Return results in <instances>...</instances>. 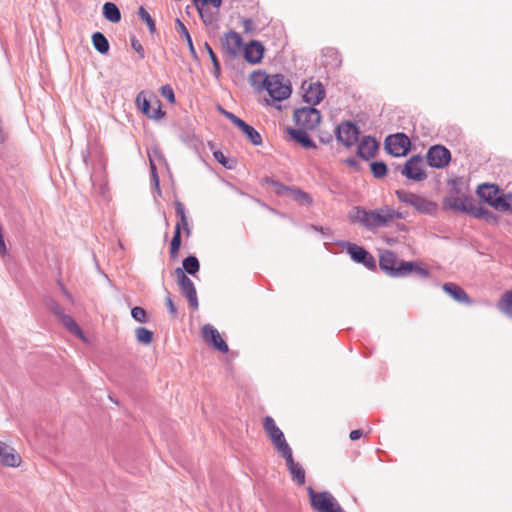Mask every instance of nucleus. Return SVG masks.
<instances>
[{"instance_id": "nucleus-8", "label": "nucleus", "mask_w": 512, "mask_h": 512, "mask_svg": "<svg viewBox=\"0 0 512 512\" xmlns=\"http://www.w3.org/2000/svg\"><path fill=\"white\" fill-rule=\"evenodd\" d=\"M307 492L312 508L318 512H332V510L339 505L330 492L324 491L317 493L312 487H308Z\"/></svg>"}, {"instance_id": "nucleus-21", "label": "nucleus", "mask_w": 512, "mask_h": 512, "mask_svg": "<svg viewBox=\"0 0 512 512\" xmlns=\"http://www.w3.org/2000/svg\"><path fill=\"white\" fill-rule=\"evenodd\" d=\"M378 150V143L371 136H364L358 144L357 155L363 160L373 158Z\"/></svg>"}, {"instance_id": "nucleus-29", "label": "nucleus", "mask_w": 512, "mask_h": 512, "mask_svg": "<svg viewBox=\"0 0 512 512\" xmlns=\"http://www.w3.org/2000/svg\"><path fill=\"white\" fill-rule=\"evenodd\" d=\"M239 129L245 134L247 139L255 146H259L262 144V137L260 133L251 125L247 124L245 121L241 124Z\"/></svg>"}, {"instance_id": "nucleus-18", "label": "nucleus", "mask_w": 512, "mask_h": 512, "mask_svg": "<svg viewBox=\"0 0 512 512\" xmlns=\"http://www.w3.org/2000/svg\"><path fill=\"white\" fill-rule=\"evenodd\" d=\"M282 457L286 461L287 469L290 472L293 481L299 486L304 485L305 470L300 463L294 461L293 451H290L289 453L283 455Z\"/></svg>"}, {"instance_id": "nucleus-61", "label": "nucleus", "mask_w": 512, "mask_h": 512, "mask_svg": "<svg viewBox=\"0 0 512 512\" xmlns=\"http://www.w3.org/2000/svg\"><path fill=\"white\" fill-rule=\"evenodd\" d=\"M219 111L225 116L227 117V114H229L230 112L229 111H226L225 109H223L221 106L218 107Z\"/></svg>"}, {"instance_id": "nucleus-6", "label": "nucleus", "mask_w": 512, "mask_h": 512, "mask_svg": "<svg viewBox=\"0 0 512 512\" xmlns=\"http://www.w3.org/2000/svg\"><path fill=\"white\" fill-rule=\"evenodd\" d=\"M293 119L298 128L314 130L321 122V113L314 107L296 109Z\"/></svg>"}, {"instance_id": "nucleus-11", "label": "nucleus", "mask_w": 512, "mask_h": 512, "mask_svg": "<svg viewBox=\"0 0 512 512\" xmlns=\"http://www.w3.org/2000/svg\"><path fill=\"white\" fill-rule=\"evenodd\" d=\"M344 247L354 262L364 265L369 270L376 269V260L366 249L349 242H346Z\"/></svg>"}, {"instance_id": "nucleus-26", "label": "nucleus", "mask_w": 512, "mask_h": 512, "mask_svg": "<svg viewBox=\"0 0 512 512\" xmlns=\"http://www.w3.org/2000/svg\"><path fill=\"white\" fill-rule=\"evenodd\" d=\"M467 214L474 218L483 219L487 223H496L498 220L497 215L492 211L484 206L474 204L473 201L471 202V205H469Z\"/></svg>"}, {"instance_id": "nucleus-2", "label": "nucleus", "mask_w": 512, "mask_h": 512, "mask_svg": "<svg viewBox=\"0 0 512 512\" xmlns=\"http://www.w3.org/2000/svg\"><path fill=\"white\" fill-rule=\"evenodd\" d=\"M395 194L401 203L412 206L419 213L433 215L437 211V204L421 195L405 190H396Z\"/></svg>"}, {"instance_id": "nucleus-62", "label": "nucleus", "mask_w": 512, "mask_h": 512, "mask_svg": "<svg viewBox=\"0 0 512 512\" xmlns=\"http://www.w3.org/2000/svg\"><path fill=\"white\" fill-rule=\"evenodd\" d=\"M219 111L225 116L227 117V114H229L230 112L229 111H226L225 109H223L221 106L218 107Z\"/></svg>"}, {"instance_id": "nucleus-43", "label": "nucleus", "mask_w": 512, "mask_h": 512, "mask_svg": "<svg viewBox=\"0 0 512 512\" xmlns=\"http://www.w3.org/2000/svg\"><path fill=\"white\" fill-rule=\"evenodd\" d=\"M288 189L292 192L295 200H297L301 203H305V204L312 203V198L308 193H306L300 189H297V188H294V189L288 188Z\"/></svg>"}, {"instance_id": "nucleus-51", "label": "nucleus", "mask_w": 512, "mask_h": 512, "mask_svg": "<svg viewBox=\"0 0 512 512\" xmlns=\"http://www.w3.org/2000/svg\"><path fill=\"white\" fill-rule=\"evenodd\" d=\"M165 304H166V307H167V310L169 311V313L173 316H176L177 315V308L171 298L170 295H168L165 299Z\"/></svg>"}, {"instance_id": "nucleus-30", "label": "nucleus", "mask_w": 512, "mask_h": 512, "mask_svg": "<svg viewBox=\"0 0 512 512\" xmlns=\"http://www.w3.org/2000/svg\"><path fill=\"white\" fill-rule=\"evenodd\" d=\"M92 43L94 48L101 54H106L109 51V42L101 32H95L92 35Z\"/></svg>"}, {"instance_id": "nucleus-56", "label": "nucleus", "mask_w": 512, "mask_h": 512, "mask_svg": "<svg viewBox=\"0 0 512 512\" xmlns=\"http://www.w3.org/2000/svg\"><path fill=\"white\" fill-rule=\"evenodd\" d=\"M362 435H363L362 430L356 429V430H352L350 432L349 437H350L351 440L355 441V440L360 439Z\"/></svg>"}, {"instance_id": "nucleus-27", "label": "nucleus", "mask_w": 512, "mask_h": 512, "mask_svg": "<svg viewBox=\"0 0 512 512\" xmlns=\"http://www.w3.org/2000/svg\"><path fill=\"white\" fill-rule=\"evenodd\" d=\"M270 74H267L264 71L257 70L253 71L249 75V83L255 88L258 92L264 91L266 88V82H268Z\"/></svg>"}, {"instance_id": "nucleus-63", "label": "nucleus", "mask_w": 512, "mask_h": 512, "mask_svg": "<svg viewBox=\"0 0 512 512\" xmlns=\"http://www.w3.org/2000/svg\"><path fill=\"white\" fill-rule=\"evenodd\" d=\"M183 229H184L185 233L187 234V236H190V234H191V229H190L189 225L184 226V227H183Z\"/></svg>"}, {"instance_id": "nucleus-45", "label": "nucleus", "mask_w": 512, "mask_h": 512, "mask_svg": "<svg viewBox=\"0 0 512 512\" xmlns=\"http://www.w3.org/2000/svg\"><path fill=\"white\" fill-rule=\"evenodd\" d=\"M462 180L460 178L453 179L449 181V185L451 186V190L449 194L456 195V196H463L465 195L462 192L461 188Z\"/></svg>"}, {"instance_id": "nucleus-64", "label": "nucleus", "mask_w": 512, "mask_h": 512, "mask_svg": "<svg viewBox=\"0 0 512 512\" xmlns=\"http://www.w3.org/2000/svg\"><path fill=\"white\" fill-rule=\"evenodd\" d=\"M332 512H345V511L343 510V508L340 505H337L336 508H334V510H332Z\"/></svg>"}, {"instance_id": "nucleus-58", "label": "nucleus", "mask_w": 512, "mask_h": 512, "mask_svg": "<svg viewBox=\"0 0 512 512\" xmlns=\"http://www.w3.org/2000/svg\"><path fill=\"white\" fill-rule=\"evenodd\" d=\"M320 141L324 144H328L332 141V136L328 134L327 137H320Z\"/></svg>"}, {"instance_id": "nucleus-46", "label": "nucleus", "mask_w": 512, "mask_h": 512, "mask_svg": "<svg viewBox=\"0 0 512 512\" xmlns=\"http://www.w3.org/2000/svg\"><path fill=\"white\" fill-rule=\"evenodd\" d=\"M161 94L164 98H166L170 103L175 102V94L170 85H164L160 89Z\"/></svg>"}, {"instance_id": "nucleus-48", "label": "nucleus", "mask_w": 512, "mask_h": 512, "mask_svg": "<svg viewBox=\"0 0 512 512\" xmlns=\"http://www.w3.org/2000/svg\"><path fill=\"white\" fill-rule=\"evenodd\" d=\"M47 306L53 314L59 317V319L65 314L60 305L54 300H49Z\"/></svg>"}, {"instance_id": "nucleus-55", "label": "nucleus", "mask_w": 512, "mask_h": 512, "mask_svg": "<svg viewBox=\"0 0 512 512\" xmlns=\"http://www.w3.org/2000/svg\"><path fill=\"white\" fill-rule=\"evenodd\" d=\"M345 163L349 167H352V168H354L357 171L360 169V164H359V162L355 158H348V159L345 160Z\"/></svg>"}, {"instance_id": "nucleus-60", "label": "nucleus", "mask_w": 512, "mask_h": 512, "mask_svg": "<svg viewBox=\"0 0 512 512\" xmlns=\"http://www.w3.org/2000/svg\"><path fill=\"white\" fill-rule=\"evenodd\" d=\"M178 223H180V230H181L184 226L188 225L187 217H185V220L180 219V221Z\"/></svg>"}, {"instance_id": "nucleus-1", "label": "nucleus", "mask_w": 512, "mask_h": 512, "mask_svg": "<svg viewBox=\"0 0 512 512\" xmlns=\"http://www.w3.org/2000/svg\"><path fill=\"white\" fill-rule=\"evenodd\" d=\"M348 218L352 223L360 224L372 231L387 226L394 219H401L402 215L387 205L375 210L355 206L349 212Z\"/></svg>"}, {"instance_id": "nucleus-47", "label": "nucleus", "mask_w": 512, "mask_h": 512, "mask_svg": "<svg viewBox=\"0 0 512 512\" xmlns=\"http://www.w3.org/2000/svg\"><path fill=\"white\" fill-rule=\"evenodd\" d=\"M412 274L422 279L429 278L431 275L430 272L426 268L422 267L418 262H416Z\"/></svg>"}, {"instance_id": "nucleus-35", "label": "nucleus", "mask_w": 512, "mask_h": 512, "mask_svg": "<svg viewBox=\"0 0 512 512\" xmlns=\"http://www.w3.org/2000/svg\"><path fill=\"white\" fill-rule=\"evenodd\" d=\"M416 261H399L394 277H405L413 273Z\"/></svg>"}, {"instance_id": "nucleus-17", "label": "nucleus", "mask_w": 512, "mask_h": 512, "mask_svg": "<svg viewBox=\"0 0 512 512\" xmlns=\"http://www.w3.org/2000/svg\"><path fill=\"white\" fill-rule=\"evenodd\" d=\"M472 198L466 195L456 196L449 194L443 199V209L467 213Z\"/></svg>"}, {"instance_id": "nucleus-57", "label": "nucleus", "mask_w": 512, "mask_h": 512, "mask_svg": "<svg viewBox=\"0 0 512 512\" xmlns=\"http://www.w3.org/2000/svg\"><path fill=\"white\" fill-rule=\"evenodd\" d=\"M6 252H7V248H6V244L4 241V236L1 232L0 233V254L4 256L6 254Z\"/></svg>"}, {"instance_id": "nucleus-41", "label": "nucleus", "mask_w": 512, "mask_h": 512, "mask_svg": "<svg viewBox=\"0 0 512 512\" xmlns=\"http://www.w3.org/2000/svg\"><path fill=\"white\" fill-rule=\"evenodd\" d=\"M205 49H206L209 57L212 58L213 75L215 76V78L218 79L220 77V73H221L220 63L218 61V58H217L216 54L214 53L213 49L211 48V46L207 42L205 43Z\"/></svg>"}, {"instance_id": "nucleus-28", "label": "nucleus", "mask_w": 512, "mask_h": 512, "mask_svg": "<svg viewBox=\"0 0 512 512\" xmlns=\"http://www.w3.org/2000/svg\"><path fill=\"white\" fill-rule=\"evenodd\" d=\"M102 13L104 18L109 22L118 23L121 20L120 9L112 2L104 3Z\"/></svg>"}, {"instance_id": "nucleus-19", "label": "nucleus", "mask_w": 512, "mask_h": 512, "mask_svg": "<svg viewBox=\"0 0 512 512\" xmlns=\"http://www.w3.org/2000/svg\"><path fill=\"white\" fill-rule=\"evenodd\" d=\"M264 50L261 42L252 40L243 48L244 59L250 64H257L262 60Z\"/></svg>"}, {"instance_id": "nucleus-10", "label": "nucleus", "mask_w": 512, "mask_h": 512, "mask_svg": "<svg viewBox=\"0 0 512 512\" xmlns=\"http://www.w3.org/2000/svg\"><path fill=\"white\" fill-rule=\"evenodd\" d=\"M177 283L180 287L181 293L187 298L189 305L194 310L198 309V298L196 288L192 280L184 273V270L177 267L174 270Z\"/></svg>"}, {"instance_id": "nucleus-38", "label": "nucleus", "mask_w": 512, "mask_h": 512, "mask_svg": "<svg viewBox=\"0 0 512 512\" xmlns=\"http://www.w3.org/2000/svg\"><path fill=\"white\" fill-rule=\"evenodd\" d=\"M498 307L503 313L512 316V291H508L503 295Z\"/></svg>"}, {"instance_id": "nucleus-36", "label": "nucleus", "mask_w": 512, "mask_h": 512, "mask_svg": "<svg viewBox=\"0 0 512 512\" xmlns=\"http://www.w3.org/2000/svg\"><path fill=\"white\" fill-rule=\"evenodd\" d=\"M135 336L139 343L144 345H149L153 340L152 331L148 330L145 327H138L135 329Z\"/></svg>"}, {"instance_id": "nucleus-34", "label": "nucleus", "mask_w": 512, "mask_h": 512, "mask_svg": "<svg viewBox=\"0 0 512 512\" xmlns=\"http://www.w3.org/2000/svg\"><path fill=\"white\" fill-rule=\"evenodd\" d=\"M176 24H177L178 32L185 38V41L187 42V45H188V48H189V51H190L192 57L197 58V53L194 48L192 38L188 32V29L186 28V26L183 24V22L180 19H176Z\"/></svg>"}, {"instance_id": "nucleus-54", "label": "nucleus", "mask_w": 512, "mask_h": 512, "mask_svg": "<svg viewBox=\"0 0 512 512\" xmlns=\"http://www.w3.org/2000/svg\"><path fill=\"white\" fill-rule=\"evenodd\" d=\"M150 168H151L152 179H153L155 185L158 187L159 186V177L156 172V166L151 159H150Z\"/></svg>"}, {"instance_id": "nucleus-52", "label": "nucleus", "mask_w": 512, "mask_h": 512, "mask_svg": "<svg viewBox=\"0 0 512 512\" xmlns=\"http://www.w3.org/2000/svg\"><path fill=\"white\" fill-rule=\"evenodd\" d=\"M175 209L176 214L179 216L181 220H185L186 213H185V207L180 201L175 202Z\"/></svg>"}, {"instance_id": "nucleus-37", "label": "nucleus", "mask_w": 512, "mask_h": 512, "mask_svg": "<svg viewBox=\"0 0 512 512\" xmlns=\"http://www.w3.org/2000/svg\"><path fill=\"white\" fill-rule=\"evenodd\" d=\"M138 17L146 23L148 26L149 32L151 34H154L156 32V24L154 19L150 16L148 11L143 7H139V10L137 12Z\"/></svg>"}, {"instance_id": "nucleus-3", "label": "nucleus", "mask_w": 512, "mask_h": 512, "mask_svg": "<svg viewBox=\"0 0 512 512\" xmlns=\"http://www.w3.org/2000/svg\"><path fill=\"white\" fill-rule=\"evenodd\" d=\"M263 427L269 439L271 440L273 447L281 456L292 451V448L285 439L284 433L276 425L274 419L271 416H266L264 418Z\"/></svg>"}, {"instance_id": "nucleus-39", "label": "nucleus", "mask_w": 512, "mask_h": 512, "mask_svg": "<svg viewBox=\"0 0 512 512\" xmlns=\"http://www.w3.org/2000/svg\"><path fill=\"white\" fill-rule=\"evenodd\" d=\"M198 12H199V15L200 17L202 18V20L204 22H207L208 20H206L204 17V11H203V7L208 5V4H211L212 6L218 8L221 6L222 4V0H193Z\"/></svg>"}, {"instance_id": "nucleus-44", "label": "nucleus", "mask_w": 512, "mask_h": 512, "mask_svg": "<svg viewBox=\"0 0 512 512\" xmlns=\"http://www.w3.org/2000/svg\"><path fill=\"white\" fill-rule=\"evenodd\" d=\"M498 204L500 205L499 211H509L512 214V193L503 195L502 201Z\"/></svg>"}, {"instance_id": "nucleus-22", "label": "nucleus", "mask_w": 512, "mask_h": 512, "mask_svg": "<svg viewBox=\"0 0 512 512\" xmlns=\"http://www.w3.org/2000/svg\"><path fill=\"white\" fill-rule=\"evenodd\" d=\"M2 448H0V463L7 467H18L21 464V457L15 451L14 448L2 442Z\"/></svg>"}, {"instance_id": "nucleus-42", "label": "nucleus", "mask_w": 512, "mask_h": 512, "mask_svg": "<svg viewBox=\"0 0 512 512\" xmlns=\"http://www.w3.org/2000/svg\"><path fill=\"white\" fill-rule=\"evenodd\" d=\"M132 318L139 323H147L149 318L147 312L142 307H134L131 310Z\"/></svg>"}, {"instance_id": "nucleus-16", "label": "nucleus", "mask_w": 512, "mask_h": 512, "mask_svg": "<svg viewBox=\"0 0 512 512\" xmlns=\"http://www.w3.org/2000/svg\"><path fill=\"white\" fill-rule=\"evenodd\" d=\"M304 82L302 89L304 90L303 99L308 104L315 106L319 104L325 97V88L320 82L309 83Z\"/></svg>"}, {"instance_id": "nucleus-25", "label": "nucleus", "mask_w": 512, "mask_h": 512, "mask_svg": "<svg viewBox=\"0 0 512 512\" xmlns=\"http://www.w3.org/2000/svg\"><path fill=\"white\" fill-rule=\"evenodd\" d=\"M443 290L456 302L462 304H471V299L466 291L455 283L448 282L443 284Z\"/></svg>"}, {"instance_id": "nucleus-13", "label": "nucleus", "mask_w": 512, "mask_h": 512, "mask_svg": "<svg viewBox=\"0 0 512 512\" xmlns=\"http://www.w3.org/2000/svg\"><path fill=\"white\" fill-rule=\"evenodd\" d=\"M426 159L430 167L442 169L449 164L451 153L445 146L434 145L428 149Z\"/></svg>"}, {"instance_id": "nucleus-12", "label": "nucleus", "mask_w": 512, "mask_h": 512, "mask_svg": "<svg viewBox=\"0 0 512 512\" xmlns=\"http://www.w3.org/2000/svg\"><path fill=\"white\" fill-rule=\"evenodd\" d=\"M335 134L340 143L345 147H351L358 141L360 132L353 122L344 121L336 127Z\"/></svg>"}, {"instance_id": "nucleus-9", "label": "nucleus", "mask_w": 512, "mask_h": 512, "mask_svg": "<svg viewBox=\"0 0 512 512\" xmlns=\"http://www.w3.org/2000/svg\"><path fill=\"white\" fill-rule=\"evenodd\" d=\"M410 146V139L404 133L389 135L385 139V149L394 157L405 156L409 152Z\"/></svg>"}, {"instance_id": "nucleus-49", "label": "nucleus", "mask_w": 512, "mask_h": 512, "mask_svg": "<svg viewBox=\"0 0 512 512\" xmlns=\"http://www.w3.org/2000/svg\"><path fill=\"white\" fill-rule=\"evenodd\" d=\"M213 156L214 158L220 163L222 164L224 167L228 168V169H231L232 168V165L228 163V160L227 158L225 157V155L221 152V151H215L213 153Z\"/></svg>"}, {"instance_id": "nucleus-40", "label": "nucleus", "mask_w": 512, "mask_h": 512, "mask_svg": "<svg viewBox=\"0 0 512 512\" xmlns=\"http://www.w3.org/2000/svg\"><path fill=\"white\" fill-rule=\"evenodd\" d=\"M370 168L375 178L380 179L387 174V165L383 161L372 162Z\"/></svg>"}, {"instance_id": "nucleus-24", "label": "nucleus", "mask_w": 512, "mask_h": 512, "mask_svg": "<svg viewBox=\"0 0 512 512\" xmlns=\"http://www.w3.org/2000/svg\"><path fill=\"white\" fill-rule=\"evenodd\" d=\"M398 263L397 255L392 251L386 250L380 255V269L389 276L394 277Z\"/></svg>"}, {"instance_id": "nucleus-15", "label": "nucleus", "mask_w": 512, "mask_h": 512, "mask_svg": "<svg viewBox=\"0 0 512 512\" xmlns=\"http://www.w3.org/2000/svg\"><path fill=\"white\" fill-rule=\"evenodd\" d=\"M202 335L204 340L212 345L216 350L227 353L229 348L227 343L222 339L219 331L211 324H206L202 328Z\"/></svg>"}, {"instance_id": "nucleus-50", "label": "nucleus", "mask_w": 512, "mask_h": 512, "mask_svg": "<svg viewBox=\"0 0 512 512\" xmlns=\"http://www.w3.org/2000/svg\"><path fill=\"white\" fill-rule=\"evenodd\" d=\"M131 46L139 54L141 59L145 57L143 46L135 37L131 38Z\"/></svg>"}, {"instance_id": "nucleus-7", "label": "nucleus", "mask_w": 512, "mask_h": 512, "mask_svg": "<svg viewBox=\"0 0 512 512\" xmlns=\"http://www.w3.org/2000/svg\"><path fill=\"white\" fill-rule=\"evenodd\" d=\"M424 167L425 165L422 156L413 155L405 162L403 167L400 168V172L407 179L420 182L427 178Z\"/></svg>"}, {"instance_id": "nucleus-53", "label": "nucleus", "mask_w": 512, "mask_h": 512, "mask_svg": "<svg viewBox=\"0 0 512 512\" xmlns=\"http://www.w3.org/2000/svg\"><path fill=\"white\" fill-rule=\"evenodd\" d=\"M227 119H229L236 127H240L241 124L244 122L241 118L230 112L227 114Z\"/></svg>"}, {"instance_id": "nucleus-5", "label": "nucleus", "mask_w": 512, "mask_h": 512, "mask_svg": "<svg viewBox=\"0 0 512 512\" xmlns=\"http://www.w3.org/2000/svg\"><path fill=\"white\" fill-rule=\"evenodd\" d=\"M135 103L137 108L150 119L159 120L165 115L161 108V101L156 97H148L144 91L138 93Z\"/></svg>"}, {"instance_id": "nucleus-23", "label": "nucleus", "mask_w": 512, "mask_h": 512, "mask_svg": "<svg viewBox=\"0 0 512 512\" xmlns=\"http://www.w3.org/2000/svg\"><path fill=\"white\" fill-rule=\"evenodd\" d=\"M308 129L287 128V133L292 140L306 149H315L317 146L307 133Z\"/></svg>"}, {"instance_id": "nucleus-59", "label": "nucleus", "mask_w": 512, "mask_h": 512, "mask_svg": "<svg viewBox=\"0 0 512 512\" xmlns=\"http://www.w3.org/2000/svg\"><path fill=\"white\" fill-rule=\"evenodd\" d=\"M244 27L246 30H248L249 26L252 24V21L250 19H245L243 21Z\"/></svg>"}, {"instance_id": "nucleus-4", "label": "nucleus", "mask_w": 512, "mask_h": 512, "mask_svg": "<svg viewBox=\"0 0 512 512\" xmlns=\"http://www.w3.org/2000/svg\"><path fill=\"white\" fill-rule=\"evenodd\" d=\"M269 96L275 101L287 99L292 92L289 81L282 74H272L266 82V88Z\"/></svg>"}, {"instance_id": "nucleus-32", "label": "nucleus", "mask_w": 512, "mask_h": 512, "mask_svg": "<svg viewBox=\"0 0 512 512\" xmlns=\"http://www.w3.org/2000/svg\"><path fill=\"white\" fill-rule=\"evenodd\" d=\"M183 270L184 273H188L190 275H195L199 272L200 263L196 256L190 255L184 258L183 262Z\"/></svg>"}, {"instance_id": "nucleus-31", "label": "nucleus", "mask_w": 512, "mask_h": 512, "mask_svg": "<svg viewBox=\"0 0 512 512\" xmlns=\"http://www.w3.org/2000/svg\"><path fill=\"white\" fill-rule=\"evenodd\" d=\"M60 321L62 322L63 326L72 334L84 339V335H83V332L82 330L80 329V327L78 326V324L74 321V319L67 315V314H64L61 318H60Z\"/></svg>"}, {"instance_id": "nucleus-14", "label": "nucleus", "mask_w": 512, "mask_h": 512, "mask_svg": "<svg viewBox=\"0 0 512 512\" xmlns=\"http://www.w3.org/2000/svg\"><path fill=\"white\" fill-rule=\"evenodd\" d=\"M477 195L481 200H483L488 205L492 206L496 210L499 209L500 205L498 202H501L503 199V195H499L500 189L496 184L483 183L477 187Z\"/></svg>"}, {"instance_id": "nucleus-20", "label": "nucleus", "mask_w": 512, "mask_h": 512, "mask_svg": "<svg viewBox=\"0 0 512 512\" xmlns=\"http://www.w3.org/2000/svg\"><path fill=\"white\" fill-rule=\"evenodd\" d=\"M222 44L227 54L232 57L238 55L243 46L241 36L235 31L226 33L223 37Z\"/></svg>"}, {"instance_id": "nucleus-33", "label": "nucleus", "mask_w": 512, "mask_h": 512, "mask_svg": "<svg viewBox=\"0 0 512 512\" xmlns=\"http://www.w3.org/2000/svg\"><path fill=\"white\" fill-rule=\"evenodd\" d=\"M181 246V232L180 223H176L174 235L170 243V256L175 259L178 256V252Z\"/></svg>"}]
</instances>
